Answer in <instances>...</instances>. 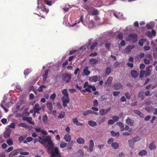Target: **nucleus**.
I'll return each instance as SVG.
<instances>
[{"instance_id":"58836bf2","label":"nucleus","mask_w":157,"mask_h":157,"mask_svg":"<svg viewBox=\"0 0 157 157\" xmlns=\"http://www.w3.org/2000/svg\"><path fill=\"white\" fill-rule=\"evenodd\" d=\"M111 134L112 136H118L120 135V133L118 132H116L113 131H111Z\"/></svg>"},{"instance_id":"13d9d810","label":"nucleus","mask_w":157,"mask_h":157,"mask_svg":"<svg viewBox=\"0 0 157 157\" xmlns=\"http://www.w3.org/2000/svg\"><path fill=\"white\" fill-rule=\"evenodd\" d=\"M145 74V71L143 70H141L140 73V78H142L143 77L144 75Z\"/></svg>"},{"instance_id":"4d7b16f0","label":"nucleus","mask_w":157,"mask_h":157,"mask_svg":"<svg viewBox=\"0 0 157 157\" xmlns=\"http://www.w3.org/2000/svg\"><path fill=\"white\" fill-rule=\"evenodd\" d=\"M144 60V63L145 64H148L150 63L151 59L145 58Z\"/></svg>"},{"instance_id":"e433bc0d","label":"nucleus","mask_w":157,"mask_h":157,"mask_svg":"<svg viewBox=\"0 0 157 157\" xmlns=\"http://www.w3.org/2000/svg\"><path fill=\"white\" fill-rule=\"evenodd\" d=\"M117 124L120 127L121 131H124V125L121 122H118Z\"/></svg>"},{"instance_id":"5701e85b","label":"nucleus","mask_w":157,"mask_h":157,"mask_svg":"<svg viewBox=\"0 0 157 157\" xmlns=\"http://www.w3.org/2000/svg\"><path fill=\"white\" fill-rule=\"evenodd\" d=\"M105 116L100 117L98 120V124H100L104 122L105 120Z\"/></svg>"},{"instance_id":"39448f33","label":"nucleus","mask_w":157,"mask_h":157,"mask_svg":"<svg viewBox=\"0 0 157 157\" xmlns=\"http://www.w3.org/2000/svg\"><path fill=\"white\" fill-rule=\"evenodd\" d=\"M62 100L63 102V105L65 107L67 104L69 103V98L68 96H63L62 98Z\"/></svg>"},{"instance_id":"c85d7f7f","label":"nucleus","mask_w":157,"mask_h":157,"mask_svg":"<svg viewBox=\"0 0 157 157\" xmlns=\"http://www.w3.org/2000/svg\"><path fill=\"white\" fill-rule=\"evenodd\" d=\"M88 124L91 127H94L97 125V123L91 120L88 122Z\"/></svg>"},{"instance_id":"c9c22d12","label":"nucleus","mask_w":157,"mask_h":157,"mask_svg":"<svg viewBox=\"0 0 157 157\" xmlns=\"http://www.w3.org/2000/svg\"><path fill=\"white\" fill-rule=\"evenodd\" d=\"M113 79V78L112 77H109L106 81V84L109 85L110 84L112 81Z\"/></svg>"},{"instance_id":"c756f323","label":"nucleus","mask_w":157,"mask_h":157,"mask_svg":"<svg viewBox=\"0 0 157 157\" xmlns=\"http://www.w3.org/2000/svg\"><path fill=\"white\" fill-rule=\"evenodd\" d=\"M122 86V84L120 83H117L114 85V87L117 90L119 89Z\"/></svg>"},{"instance_id":"f03ea898","label":"nucleus","mask_w":157,"mask_h":157,"mask_svg":"<svg viewBox=\"0 0 157 157\" xmlns=\"http://www.w3.org/2000/svg\"><path fill=\"white\" fill-rule=\"evenodd\" d=\"M47 142L48 143V148L52 150V154L50 157H61L58 148L57 147L53 148V144L51 141H47Z\"/></svg>"},{"instance_id":"680f3d73","label":"nucleus","mask_w":157,"mask_h":157,"mask_svg":"<svg viewBox=\"0 0 157 157\" xmlns=\"http://www.w3.org/2000/svg\"><path fill=\"white\" fill-rule=\"evenodd\" d=\"M115 122L114 121L113 119H110L109 120H108V124L109 125L111 124H113Z\"/></svg>"},{"instance_id":"a18cd8bd","label":"nucleus","mask_w":157,"mask_h":157,"mask_svg":"<svg viewBox=\"0 0 157 157\" xmlns=\"http://www.w3.org/2000/svg\"><path fill=\"white\" fill-rule=\"evenodd\" d=\"M144 92L142 91H141L139 93L138 96L139 97L141 98V101L144 100V98L143 97Z\"/></svg>"},{"instance_id":"7ed1b4c3","label":"nucleus","mask_w":157,"mask_h":157,"mask_svg":"<svg viewBox=\"0 0 157 157\" xmlns=\"http://www.w3.org/2000/svg\"><path fill=\"white\" fill-rule=\"evenodd\" d=\"M83 8L87 11L88 14L92 16L96 15L99 13L98 11L97 10L88 5H85Z\"/></svg>"},{"instance_id":"864d4df0","label":"nucleus","mask_w":157,"mask_h":157,"mask_svg":"<svg viewBox=\"0 0 157 157\" xmlns=\"http://www.w3.org/2000/svg\"><path fill=\"white\" fill-rule=\"evenodd\" d=\"M65 117V113L64 112H61L58 117L59 118L61 119Z\"/></svg>"},{"instance_id":"37998d69","label":"nucleus","mask_w":157,"mask_h":157,"mask_svg":"<svg viewBox=\"0 0 157 157\" xmlns=\"http://www.w3.org/2000/svg\"><path fill=\"white\" fill-rule=\"evenodd\" d=\"M67 145V143H65L63 142H61L60 143V146L61 148H64Z\"/></svg>"},{"instance_id":"4c0bfd02","label":"nucleus","mask_w":157,"mask_h":157,"mask_svg":"<svg viewBox=\"0 0 157 157\" xmlns=\"http://www.w3.org/2000/svg\"><path fill=\"white\" fill-rule=\"evenodd\" d=\"M48 75V71L47 70H46L45 72V74L43 75V81L44 82L47 77Z\"/></svg>"},{"instance_id":"603ef678","label":"nucleus","mask_w":157,"mask_h":157,"mask_svg":"<svg viewBox=\"0 0 157 157\" xmlns=\"http://www.w3.org/2000/svg\"><path fill=\"white\" fill-rule=\"evenodd\" d=\"M62 94L64 95V96H68V94L67 92V90L65 89L62 91Z\"/></svg>"},{"instance_id":"f704fd0d","label":"nucleus","mask_w":157,"mask_h":157,"mask_svg":"<svg viewBox=\"0 0 157 157\" xmlns=\"http://www.w3.org/2000/svg\"><path fill=\"white\" fill-rule=\"evenodd\" d=\"M133 112L139 115L141 117H144L143 114L140 111L137 110H134Z\"/></svg>"},{"instance_id":"cd10ccee","label":"nucleus","mask_w":157,"mask_h":157,"mask_svg":"<svg viewBox=\"0 0 157 157\" xmlns=\"http://www.w3.org/2000/svg\"><path fill=\"white\" fill-rule=\"evenodd\" d=\"M111 146L114 149H117L119 147V145L118 143L114 142L111 144Z\"/></svg>"},{"instance_id":"f8f14e48","label":"nucleus","mask_w":157,"mask_h":157,"mask_svg":"<svg viewBox=\"0 0 157 157\" xmlns=\"http://www.w3.org/2000/svg\"><path fill=\"white\" fill-rule=\"evenodd\" d=\"M152 66H149L147 67L146 68V76H149L151 74L152 71Z\"/></svg>"},{"instance_id":"1a4fd4ad","label":"nucleus","mask_w":157,"mask_h":157,"mask_svg":"<svg viewBox=\"0 0 157 157\" xmlns=\"http://www.w3.org/2000/svg\"><path fill=\"white\" fill-rule=\"evenodd\" d=\"M111 109L110 108H109L106 109H102L99 110V114L101 115H106Z\"/></svg>"},{"instance_id":"052dcab7","label":"nucleus","mask_w":157,"mask_h":157,"mask_svg":"<svg viewBox=\"0 0 157 157\" xmlns=\"http://www.w3.org/2000/svg\"><path fill=\"white\" fill-rule=\"evenodd\" d=\"M146 35L148 37L150 38L152 37V36L151 35V33L150 31H148L146 33Z\"/></svg>"},{"instance_id":"412c9836","label":"nucleus","mask_w":157,"mask_h":157,"mask_svg":"<svg viewBox=\"0 0 157 157\" xmlns=\"http://www.w3.org/2000/svg\"><path fill=\"white\" fill-rule=\"evenodd\" d=\"M154 25V22L153 21H151L149 23L147 24L146 27L148 29H150L152 28Z\"/></svg>"},{"instance_id":"bb28decb","label":"nucleus","mask_w":157,"mask_h":157,"mask_svg":"<svg viewBox=\"0 0 157 157\" xmlns=\"http://www.w3.org/2000/svg\"><path fill=\"white\" fill-rule=\"evenodd\" d=\"M90 42H89L87 44H86L85 45H84L80 48V50H82V51H85L86 48L88 47L89 45L90 44Z\"/></svg>"},{"instance_id":"473e14b6","label":"nucleus","mask_w":157,"mask_h":157,"mask_svg":"<svg viewBox=\"0 0 157 157\" xmlns=\"http://www.w3.org/2000/svg\"><path fill=\"white\" fill-rule=\"evenodd\" d=\"M92 113V110H88L87 111H84L83 113V115L84 116H86L88 115L89 114H91Z\"/></svg>"},{"instance_id":"49530a36","label":"nucleus","mask_w":157,"mask_h":157,"mask_svg":"<svg viewBox=\"0 0 157 157\" xmlns=\"http://www.w3.org/2000/svg\"><path fill=\"white\" fill-rule=\"evenodd\" d=\"M123 38V35L121 33H120L116 37V39H119L120 40H122Z\"/></svg>"},{"instance_id":"ea45409f","label":"nucleus","mask_w":157,"mask_h":157,"mask_svg":"<svg viewBox=\"0 0 157 157\" xmlns=\"http://www.w3.org/2000/svg\"><path fill=\"white\" fill-rule=\"evenodd\" d=\"M18 127H22L25 128H27V125L24 123H19L18 124Z\"/></svg>"},{"instance_id":"20e7f679","label":"nucleus","mask_w":157,"mask_h":157,"mask_svg":"<svg viewBox=\"0 0 157 157\" xmlns=\"http://www.w3.org/2000/svg\"><path fill=\"white\" fill-rule=\"evenodd\" d=\"M128 40L133 43H134L137 40V36L135 34H130L128 35Z\"/></svg>"},{"instance_id":"0eeeda50","label":"nucleus","mask_w":157,"mask_h":157,"mask_svg":"<svg viewBox=\"0 0 157 157\" xmlns=\"http://www.w3.org/2000/svg\"><path fill=\"white\" fill-rule=\"evenodd\" d=\"M22 149H19L14 150L12 151L9 154V157H13V156L16 155L20 153V152L21 151Z\"/></svg>"},{"instance_id":"6ab92c4d","label":"nucleus","mask_w":157,"mask_h":157,"mask_svg":"<svg viewBox=\"0 0 157 157\" xmlns=\"http://www.w3.org/2000/svg\"><path fill=\"white\" fill-rule=\"evenodd\" d=\"M11 131L10 130H6L4 133V136L5 138H7L9 137L10 136V134Z\"/></svg>"},{"instance_id":"bf43d9fd","label":"nucleus","mask_w":157,"mask_h":157,"mask_svg":"<svg viewBox=\"0 0 157 157\" xmlns=\"http://www.w3.org/2000/svg\"><path fill=\"white\" fill-rule=\"evenodd\" d=\"M86 91L90 93H91V90L89 88H86L85 89L83 90H82V92H85Z\"/></svg>"},{"instance_id":"8fccbe9b","label":"nucleus","mask_w":157,"mask_h":157,"mask_svg":"<svg viewBox=\"0 0 157 157\" xmlns=\"http://www.w3.org/2000/svg\"><path fill=\"white\" fill-rule=\"evenodd\" d=\"M46 86L45 85H42L40 86L38 89L39 92H42L44 88H45Z\"/></svg>"},{"instance_id":"0e129e2a","label":"nucleus","mask_w":157,"mask_h":157,"mask_svg":"<svg viewBox=\"0 0 157 157\" xmlns=\"http://www.w3.org/2000/svg\"><path fill=\"white\" fill-rule=\"evenodd\" d=\"M56 96V94L55 93H53L50 96V98L52 100H54Z\"/></svg>"},{"instance_id":"f3484780","label":"nucleus","mask_w":157,"mask_h":157,"mask_svg":"<svg viewBox=\"0 0 157 157\" xmlns=\"http://www.w3.org/2000/svg\"><path fill=\"white\" fill-rule=\"evenodd\" d=\"M98 79V76L95 75L89 77V80L90 82H95L97 81Z\"/></svg>"},{"instance_id":"9b49d317","label":"nucleus","mask_w":157,"mask_h":157,"mask_svg":"<svg viewBox=\"0 0 157 157\" xmlns=\"http://www.w3.org/2000/svg\"><path fill=\"white\" fill-rule=\"evenodd\" d=\"M34 112L37 113H40V111L41 110V107L38 104H36L33 107Z\"/></svg>"},{"instance_id":"9d476101","label":"nucleus","mask_w":157,"mask_h":157,"mask_svg":"<svg viewBox=\"0 0 157 157\" xmlns=\"http://www.w3.org/2000/svg\"><path fill=\"white\" fill-rule=\"evenodd\" d=\"M134 47L135 46L134 45H128L125 48L124 50V52L125 53H128L132 49L134 48Z\"/></svg>"},{"instance_id":"aec40b11","label":"nucleus","mask_w":157,"mask_h":157,"mask_svg":"<svg viewBox=\"0 0 157 157\" xmlns=\"http://www.w3.org/2000/svg\"><path fill=\"white\" fill-rule=\"evenodd\" d=\"M64 139L67 142H69L71 140V137L69 134H66L64 136Z\"/></svg>"},{"instance_id":"a211bd4d","label":"nucleus","mask_w":157,"mask_h":157,"mask_svg":"<svg viewBox=\"0 0 157 157\" xmlns=\"http://www.w3.org/2000/svg\"><path fill=\"white\" fill-rule=\"evenodd\" d=\"M72 120L73 123L77 125L82 126L83 125L82 123L79 122L77 118H73Z\"/></svg>"},{"instance_id":"f257e3e1","label":"nucleus","mask_w":157,"mask_h":157,"mask_svg":"<svg viewBox=\"0 0 157 157\" xmlns=\"http://www.w3.org/2000/svg\"><path fill=\"white\" fill-rule=\"evenodd\" d=\"M43 0H37L38 6L37 8L38 10H40V11H41L42 12L45 13V15H46L49 12V10L46 8L44 5L42 3L41 1H43ZM43 0L47 5L49 6H51L52 3L53 2L52 1H48L47 0Z\"/></svg>"},{"instance_id":"7c9ffc66","label":"nucleus","mask_w":157,"mask_h":157,"mask_svg":"<svg viewBox=\"0 0 157 157\" xmlns=\"http://www.w3.org/2000/svg\"><path fill=\"white\" fill-rule=\"evenodd\" d=\"M113 15L117 18L121 19L122 18V14L120 12L118 13V14L117 13H114Z\"/></svg>"},{"instance_id":"dca6fc26","label":"nucleus","mask_w":157,"mask_h":157,"mask_svg":"<svg viewBox=\"0 0 157 157\" xmlns=\"http://www.w3.org/2000/svg\"><path fill=\"white\" fill-rule=\"evenodd\" d=\"M149 148L150 150H152L155 149L156 147V145L155 144V141H153L151 142L149 145Z\"/></svg>"},{"instance_id":"a878e982","label":"nucleus","mask_w":157,"mask_h":157,"mask_svg":"<svg viewBox=\"0 0 157 157\" xmlns=\"http://www.w3.org/2000/svg\"><path fill=\"white\" fill-rule=\"evenodd\" d=\"M77 142L79 144H83L85 143V140L83 138L79 137L77 139Z\"/></svg>"},{"instance_id":"6e6d98bb","label":"nucleus","mask_w":157,"mask_h":157,"mask_svg":"<svg viewBox=\"0 0 157 157\" xmlns=\"http://www.w3.org/2000/svg\"><path fill=\"white\" fill-rule=\"evenodd\" d=\"M31 71V70L30 69H27L26 70H25L24 71V74L25 75H28Z\"/></svg>"},{"instance_id":"5fc2aeb1","label":"nucleus","mask_w":157,"mask_h":157,"mask_svg":"<svg viewBox=\"0 0 157 157\" xmlns=\"http://www.w3.org/2000/svg\"><path fill=\"white\" fill-rule=\"evenodd\" d=\"M98 44V43L97 42H95L93 45L91 46L90 47V49L91 50H93L94 48L96 47Z\"/></svg>"},{"instance_id":"393cba45","label":"nucleus","mask_w":157,"mask_h":157,"mask_svg":"<svg viewBox=\"0 0 157 157\" xmlns=\"http://www.w3.org/2000/svg\"><path fill=\"white\" fill-rule=\"evenodd\" d=\"M128 142L129 145V146L130 147L132 148H133L134 147V143L135 142H134V141L132 139L130 140H128Z\"/></svg>"},{"instance_id":"4be33fe9","label":"nucleus","mask_w":157,"mask_h":157,"mask_svg":"<svg viewBox=\"0 0 157 157\" xmlns=\"http://www.w3.org/2000/svg\"><path fill=\"white\" fill-rule=\"evenodd\" d=\"M131 75L133 78H136L139 75L138 73L135 70H132L131 71Z\"/></svg>"},{"instance_id":"423d86ee","label":"nucleus","mask_w":157,"mask_h":157,"mask_svg":"<svg viewBox=\"0 0 157 157\" xmlns=\"http://www.w3.org/2000/svg\"><path fill=\"white\" fill-rule=\"evenodd\" d=\"M98 59L94 58H91L89 60V63L91 67H94L98 63Z\"/></svg>"},{"instance_id":"e2e57ef3","label":"nucleus","mask_w":157,"mask_h":157,"mask_svg":"<svg viewBox=\"0 0 157 157\" xmlns=\"http://www.w3.org/2000/svg\"><path fill=\"white\" fill-rule=\"evenodd\" d=\"M145 58L151 60L152 59V57L150 54H147L146 55Z\"/></svg>"},{"instance_id":"338daca9","label":"nucleus","mask_w":157,"mask_h":157,"mask_svg":"<svg viewBox=\"0 0 157 157\" xmlns=\"http://www.w3.org/2000/svg\"><path fill=\"white\" fill-rule=\"evenodd\" d=\"M111 44L108 42H106L105 44V46L106 48L108 49H109L110 48V45Z\"/></svg>"},{"instance_id":"c03bdc74","label":"nucleus","mask_w":157,"mask_h":157,"mask_svg":"<svg viewBox=\"0 0 157 157\" xmlns=\"http://www.w3.org/2000/svg\"><path fill=\"white\" fill-rule=\"evenodd\" d=\"M111 68L110 67H107L105 70V74L107 75H109L111 72Z\"/></svg>"},{"instance_id":"79ce46f5","label":"nucleus","mask_w":157,"mask_h":157,"mask_svg":"<svg viewBox=\"0 0 157 157\" xmlns=\"http://www.w3.org/2000/svg\"><path fill=\"white\" fill-rule=\"evenodd\" d=\"M48 108L50 112H52V104L51 103H48L47 104Z\"/></svg>"},{"instance_id":"b1692460","label":"nucleus","mask_w":157,"mask_h":157,"mask_svg":"<svg viewBox=\"0 0 157 157\" xmlns=\"http://www.w3.org/2000/svg\"><path fill=\"white\" fill-rule=\"evenodd\" d=\"M126 123L130 126H132L133 124V121L129 117H128L126 120Z\"/></svg>"},{"instance_id":"4468645a","label":"nucleus","mask_w":157,"mask_h":157,"mask_svg":"<svg viewBox=\"0 0 157 157\" xmlns=\"http://www.w3.org/2000/svg\"><path fill=\"white\" fill-rule=\"evenodd\" d=\"M94 146V144L93 140H90V141L89 146V151L90 152H92L93 151Z\"/></svg>"},{"instance_id":"2eb2a0df","label":"nucleus","mask_w":157,"mask_h":157,"mask_svg":"<svg viewBox=\"0 0 157 157\" xmlns=\"http://www.w3.org/2000/svg\"><path fill=\"white\" fill-rule=\"evenodd\" d=\"M88 67H86L84 68L82 74L83 76H88L90 74V72L88 71Z\"/></svg>"},{"instance_id":"a19ab883","label":"nucleus","mask_w":157,"mask_h":157,"mask_svg":"<svg viewBox=\"0 0 157 157\" xmlns=\"http://www.w3.org/2000/svg\"><path fill=\"white\" fill-rule=\"evenodd\" d=\"M146 41V40L145 39H141L139 40V44L141 46H142L143 45L144 43Z\"/></svg>"},{"instance_id":"774afa93","label":"nucleus","mask_w":157,"mask_h":157,"mask_svg":"<svg viewBox=\"0 0 157 157\" xmlns=\"http://www.w3.org/2000/svg\"><path fill=\"white\" fill-rule=\"evenodd\" d=\"M125 96L128 99H129L131 98V96L128 92H126L125 94Z\"/></svg>"},{"instance_id":"69168bd1","label":"nucleus","mask_w":157,"mask_h":157,"mask_svg":"<svg viewBox=\"0 0 157 157\" xmlns=\"http://www.w3.org/2000/svg\"><path fill=\"white\" fill-rule=\"evenodd\" d=\"M98 103L97 100H94L93 101V105L94 106H98Z\"/></svg>"},{"instance_id":"09e8293b","label":"nucleus","mask_w":157,"mask_h":157,"mask_svg":"<svg viewBox=\"0 0 157 157\" xmlns=\"http://www.w3.org/2000/svg\"><path fill=\"white\" fill-rule=\"evenodd\" d=\"M6 142L9 146H11L13 144V141L11 139H9L8 140L6 141Z\"/></svg>"},{"instance_id":"2f4dec72","label":"nucleus","mask_w":157,"mask_h":157,"mask_svg":"<svg viewBox=\"0 0 157 157\" xmlns=\"http://www.w3.org/2000/svg\"><path fill=\"white\" fill-rule=\"evenodd\" d=\"M25 120L27 121L29 123L31 124L34 125L35 124L34 122L32 121V118L31 117H27Z\"/></svg>"},{"instance_id":"ddd939ff","label":"nucleus","mask_w":157,"mask_h":157,"mask_svg":"<svg viewBox=\"0 0 157 157\" xmlns=\"http://www.w3.org/2000/svg\"><path fill=\"white\" fill-rule=\"evenodd\" d=\"M83 21H84V16L83 15H81V17H80V18L79 19L78 21H76L77 22H76L75 23L73 24L72 25H71V27H73L77 23H79L80 22H82L83 23V24L85 25L83 23Z\"/></svg>"},{"instance_id":"72a5a7b5","label":"nucleus","mask_w":157,"mask_h":157,"mask_svg":"<svg viewBox=\"0 0 157 157\" xmlns=\"http://www.w3.org/2000/svg\"><path fill=\"white\" fill-rule=\"evenodd\" d=\"M147 153V152L146 150H143L140 151L139 153V155L141 156H143L145 155H146Z\"/></svg>"},{"instance_id":"de8ad7c7","label":"nucleus","mask_w":157,"mask_h":157,"mask_svg":"<svg viewBox=\"0 0 157 157\" xmlns=\"http://www.w3.org/2000/svg\"><path fill=\"white\" fill-rule=\"evenodd\" d=\"M132 139L133 141H134V142H136L140 140V138L139 136H136L134 138H132Z\"/></svg>"},{"instance_id":"3c124183","label":"nucleus","mask_w":157,"mask_h":157,"mask_svg":"<svg viewBox=\"0 0 157 157\" xmlns=\"http://www.w3.org/2000/svg\"><path fill=\"white\" fill-rule=\"evenodd\" d=\"M48 117L46 115H45L43 116L42 118V120L43 122L44 123H47V121Z\"/></svg>"},{"instance_id":"6e6552de","label":"nucleus","mask_w":157,"mask_h":157,"mask_svg":"<svg viewBox=\"0 0 157 157\" xmlns=\"http://www.w3.org/2000/svg\"><path fill=\"white\" fill-rule=\"evenodd\" d=\"M71 75L68 74H65L63 75L62 78L63 81L68 82L71 80Z\"/></svg>"}]
</instances>
